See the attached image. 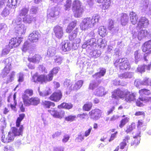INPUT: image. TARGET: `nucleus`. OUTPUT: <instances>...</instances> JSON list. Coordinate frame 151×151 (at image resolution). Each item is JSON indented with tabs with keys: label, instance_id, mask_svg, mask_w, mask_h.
I'll use <instances>...</instances> for the list:
<instances>
[{
	"label": "nucleus",
	"instance_id": "nucleus-21",
	"mask_svg": "<svg viewBox=\"0 0 151 151\" xmlns=\"http://www.w3.org/2000/svg\"><path fill=\"white\" fill-rule=\"evenodd\" d=\"M149 2V0H145L143 4H142L141 5V7H142V9L141 8V9L142 11H145L147 9V10H146V13L148 15H151V4H149L148 8H147Z\"/></svg>",
	"mask_w": 151,
	"mask_h": 151
},
{
	"label": "nucleus",
	"instance_id": "nucleus-26",
	"mask_svg": "<svg viewBox=\"0 0 151 151\" xmlns=\"http://www.w3.org/2000/svg\"><path fill=\"white\" fill-rule=\"evenodd\" d=\"M120 18L122 25L125 26L128 23L129 17L127 14L123 13L120 14Z\"/></svg>",
	"mask_w": 151,
	"mask_h": 151
},
{
	"label": "nucleus",
	"instance_id": "nucleus-15",
	"mask_svg": "<svg viewBox=\"0 0 151 151\" xmlns=\"http://www.w3.org/2000/svg\"><path fill=\"white\" fill-rule=\"evenodd\" d=\"M53 29L56 38L59 39L62 38L64 35V29L63 27L57 25L54 27Z\"/></svg>",
	"mask_w": 151,
	"mask_h": 151
},
{
	"label": "nucleus",
	"instance_id": "nucleus-7",
	"mask_svg": "<svg viewBox=\"0 0 151 151\" xmlns=\"http://www.w3.org/2000/svg\"><path fill=\"white\" fill-rule=\"evenodd\" d=\"M52 80V76L51 74L45 75H41L38 76L37 73L35 74L32 76V81L34 82H38L41 83H46Z\"/></svg>",
	"mask_w": 151,
	"mask_h": 151
},
{
	"label": "nucleus",
	"instance_id": "nucleus-31",
	"mask_svg": "<svg viewBox=\"0 0 151 151\" xmlns=\"http://www.w3.org/2000/svg\"><path fill=\"white\" fill-rule=\"evenodd\" d=\"M150 65H139L137 68L138 72L142 73L145 71V70H150Z\"/></svg>",
	"mask_w": 151,
	"mask_h": 151
},
{
	"label": "nucleus",
	"instance_id": "nucleus-39",
	"mask_svg": "<svg viewBox=\"0 0 151 151\" xmlns=\"http://www.w3.org/2000/svg\"><path fill=\"white\" fill-rule=\"evenodd\" d=\"M29 9L25 7L23 8L19 12V16L21 18H17L16 19H21L22 20L23 19V17H25L29 11Z\"/></svg>",
	"mask_w": 151,
	"mask_h": 151
},
{
	"label": "nucleus",
	"instance_id": "nucleus-57",
	"mask_svg": "<svg viewBox=\"0 0 151 151\" xmlns=\"http://www.w3.org/2000/svg\"><path fill=\"white\" fill-rule=\"evenodd\" d=\"M71 0H67L66 4L64 6V8L65 10H69L71 6Z\"/></svg>",
	"mask_w": 151,
	"mask_h": 151
},
{
	"label": "nucleus",
	"instance_id": "nucleus-46",
	"mask_svg": "<svg viewBox=\"0 0 151 151\" xmlns=\"http://www.w3.org/2000/svg\"><path fill=\"white\" fill-rule=\"evenodd\" d=\"M135 124L134 123H132L131 124L127 126L126 127V129L125 132L127 134L131 132L135 128Z\"/></svg>",
	"mask_w": 151,
	"mask_h": 151
},
{
	"label": "nucleus",
	"instance_id": "nucleus-53",
	"mask_svg": "<svg viewBox=\"0 0 151 151\" xmlns=\"http://www.w3.org/2000/svg\"><path fill=\"white\" fill-rule=\"evenodd\" d=\"M129 118L126 117L122 119L120 122L119 126L120 128H122L124 126L129 122Z\"/></svg>",
	"mask_w": 151,
	"mask_h": 151
},
{
	"label": "nucleus",
	"instance_id": "nucleus-61",
	"mask_svg": "<svg viewBox=\"0 0 151 151\" xmlns=\"http://www.w3.org/2000/svg\"><path fill=\"white\" fill-rule=\"evenodd\" d=\"M75 115H70L65 117V120L68 121H73L75 120L76 118Z\"/></svg>",
	"mask_w": 151,
	"mask_h": 151
},
{
	"label": "nucleus",
	"instance_id": "nucleus-9",
	"mask_svg": "<svg viewBox=\"0 0 151 151\" xmlns=\"http://www.w3.org/2000/svg\"><path fill=\"white\" fill-rule=\"evenodd\" d=\"M138 28L136 29L134 32H133V37L134 38L137 37L138 40H140L143 38L145 37H148V35L149 34L147 31L146 29L140 30L139 32Z\"/></svg>",
	"mask_w": 151,
	"mask_h": 151
},
{
	"label": "nucleus",
	"instance_id": "nucleus-58",
	"mask_svg": "<svg viewBox=\"0 0 151 151\" xmlns=\"http://www.w3.org/2000/svg\"><path fill=\"white\" fill-rule=\"evenodd\" d=\"M99 84L95 81H92L90 83L89 88L92 90L95 89L98 86Z\"/></svg>",
	"mask_w": 151,
	"mask_h": 151
},
{
	"label": "nucleus",
	"instance_id": "nucleus-8",
	"mask_svg": "<svg viewBox=\"0 0 151 151\" xmlns=\"http://www.w3.org/2000/svg\"><path fill=\"white\" fill-rule=\"evenodd\" d=\"M22 98L24 104L26 106H29L31 105L36 106L40 102V99L37 97H32L29 98L27 95H23Z\"/></svg>",
	"mask_w": 151,
	"mask_h": 151
},
{
	"label": "nucleus",
	"instance_id": "nucleus-45",
	"mask_svg": "<svg viewBox=\"0 0 151 151\" xmlns=\"http://www.w3.org/2000/svg\"><path fill=\"white\" fill-rule=\"evenodd\" d=\"M99 34L102 37L105 36L107 34V31L105 27L104 26L100 27L99 29Z\"/></svg>",
	"mask_w": 151,
	"mask_h": 151
},
{
	"label": "nucleus",
	"instance_id": "nucleus-35",
	"mask_svg": "<svg viewBox=\"0 0 151 151\" xmlns=\"http://www.w3.org/2000/svg\"><path fill=\"white\" fill-rule=\"evenodd\" d=\"M129 16L131 23L133 24H136L137 22L138 19L136 14L133 12H132L130 13Z\"/></svg>",
	"mask_w": 151,
	"mask_h": 151
},
{
	"label": "nucleus",
	"instance_id": "nucleus-34",
	"mask_svg": "<svg viewBox=\"0 0 151 151\" xmlns=\"http://www.w3.org/2000/svg\"><path fill=\"white\" fill-rule=\"evenodd\" d=\"M61 49L64 52L68 51L70 50V44L68 42H63L62 43Z\"/></svg>",
	"mask_w": 151,
	"mask_h": 151
},
{
	"label": "nucleus",
	"instance_id": "nucleus-36",
	"mask_svg": "<svg viewBox=\"0 0 151 151\" xmlns=\"http://www.w3.org/2000/svg\"><path fill=\"white\" fill-rule=\"evenodd\" d=\"M106 72V69L103 68H100L99 72L96 73L94 75H93V77L96 79L100 78L104 76Z\"/></svg>",
	"mask_w": 151,
	"mask_h": 151
},
{
	"label": "nucleus",
	"instance_id": "nucleus-19",
	"mask_svg": "<svg viewBox=\"0 0 151 151\" xmlns=\"http://www.w3.org/2000/svg\"><path fill=\"white\" fill-rule=\"evenodd\" d=\"M22 37H14L11 39L9 42V46L10 48L17 47L22 41Z\"/></svg>",
	"mask_w": 151,
	"mask_h": 151
},
{
	"label": "nucleus",
	"instance_id": "nucleus-20",
	"mask_svg": "<svg viewBox=\"0 0 151 151\" xmlns=\"http://www.w3.org/2000/svg\"><path fill=\"white\" fill-rule=\"evenodd\" d=\"M14 139V136L11 131L9 132L7 135L6 137L5 135H2L1 137V141L5 143H8L13 141Z\"/></svg>",
	"mask_w": 151,
	"mask_h": 151
},
{
	"label": "nucleus",
	"instance_id": "nucleus-51",
	"mask_svg": "<svg viewBox=\"0 0 151 151\" xmlns=\"http://www.w3.org/2000/svg\"><path fill=\"white\" fill-rule=\"evenodd\" d=\"M12 10L6 6L1 14L2 16L4 17L7 16L10 13L13 12V11H12Z\"/></svg>",
	"mask_w": 151,
	"mask_h": 151
},
{
	"label": "nucleus",
	"instance_id": "nucleus-27",
	"mask_svg": "<svg viewBox=\"0 0 151 151\" xmlns=\"http://www.w3.org/2000/svg\"><path fill=\"white\" fill-rule=\"evenodd\" d=\"M112 94H131L127 89H125L123 88H117L112 92ZM132 94H134L132 93Z\"/></svg>",
	"mask_w": 151,
	"mask_h": 151
},
{
	"label": "nucleus",
	"instance_id": "nucleus-28",
	"mask_svg": "<svg viewBox=\"0 0 151 151\" xmlns=\"http://www.w3.org/2000/svg\"><path fill=\"white\" fill-rule=\"evenodd\" d=\"M140 132H139L136 135L133 137L134 139L132 140L131 143V145L134 147H136L140 143L141 137Z\"/></svg>",
	"mask_w": 151,
	"mask_h": 151
},
{
	"label": "nucleus",
	"instance_id": "nucleus-48",
	"mask_svg": "<svg viewBox=\"0 0 151 151\" xmlns=\"http://www.w3.org/2000/svg\"><path fill=\"white\" fill-rule=\"evenodd\" d=\"M43 107L45 108H49L51 106L54 107L55 105L54 103L50 101H45L42 104Z\"/></svg>",
	"mask_w": 151,
	"mask_h": 151
},
{
	"label": "nucleus",
	"instance_id": "nucleus-11",
	"mask_svg": "<svg viewBox=\"0 0 151 151\" xmlns=\"http://www.w3.org/2000/svg\"><path fill=\"white\" fill-rule=\"evenodd\" d=\"M12 59L9 58L6 59L4 61V63L5 65V67L2 71L1 75L3 77H5L9 72L11 68Z\"/></svg>",
	"mask_w": 151,
	"mask_h": 151
},
{
	"label": "nucleus",
	"instance_id": "nucleus-23",
	"mask_svg": "<svg viewBox=\"0 0 151 151\" xmlns=\"http://www.w3.org/2000/svg\"><path fill=\"white\" fill-rule=\"evenodd\" d=\"M16 95H9L8 96L7 101L8 102H10L14 101V103L13 104H8L7 106L8 107L10 106L12 109L14 110L16 108V106L17 104V101L15 100L16 98Z\"/></svg>",
	"mask_w": 151,
	"mask_h": 151
},
{
	"label": "nucleus",
	"instance_id": "nucleus-38",
	"mask_svg": "<svg viewBox=\"0 0 151 151\" xmlns=\"http://www.w3.org/2000/svg\"><path fill=\"white\" fill-rule=\"evenodd\" d=\"M73 107V104H71L64 102L62 103L58 106V108L59 109H72Z\"/></svg>",
	"mask_w": 151,
	"mask_h": 151
},
{
	"label": "nucleus",
	"instance_id": "nucleus-22",
	"mask_svg": "<svg viewBox=\"0 0 151 151\" xmlns=\"http://www.w3.org/2000/svg\"><path fill=\"white\" fill-rule=\"evenodd\" d=\"M149 24V21L145 17H141L138 24L137 28L140 29L142 27H146Z\"/></svg>",
	"mask_w": 151,
	"mask_h": 151
},
{
	"label": "nucleus",
	"instance_id": "nucleus-64",
	"mask_svg": "<svg viewBox=\"0 0 151 151\" xmlns=\"http://www.w3.org/2000/svg\"><path fill=\"white\" fill-rule=\"evenodd\" d=\"M140 94H150V91L146 89H143L139 91Z\"/></svg>",
	"mask_w": 151,
	"mask_h": 151
},
{
	"label": "nucleus",
	"instance_id": "nucleus-63",
	"mask_svg": "<svg viewBox=\"0 0 151 151\" xmlns=\"http://www.w3.org/2000/svg\"><path fill=\"white\" fill-rule=\"evenodd\" d=\"M10 48L9 46H7L6 48L4 49L2 51L1 54L0 53L1 55H2V56L3 55H4L8 54L10 51Z\"/></svg>",
	"mask_w": 151,
	"mask_h": 151
},
{
	"label": "nucleus",
	"instance_id": "nucleus-37",
	"mask_svg": "<svg viewBox=\"0 0 151 151\" xmlns=\"http://www.w3.org/2000/svg\"><path fill=\"white\" fill-rule=\"evenodd\" d=\"M133 76V73L129 72H127L119 75V77L121 79L123 78H132Z\"/></svg>",
	"mask_w": 151,
	"mask_h": 151
},
{
	"label": "nucleus",
	"instance_id": "nucleus-10",
	"mask_svg": "<svg viewBox=\"0 0 151 151\" xmlns=\"http://www.w3.org/2000/svg\"><path fill=\"white\" fill-rule=\"evenodd\" d=\"M151 40L145 43L142 46V49L143 52H146L144 54V60L147 61V56L151 52Z\"/></svg>",
	"mask_w": 151,
	"mask_h": 151
},
{
	"label": "nucleus",
	"instance_id": "nucleus-16",
	"mask_svg": "<svg viewBox=\"0 0 151 151\" xmlns=\"http://www.w3.org/2000/svg\"><path fill=\"white\" fill-rule=\"evenodd\" d=\"M40 37V34L38 31H34L29 35L28 39L32 43H36L38 42Z\"/></svg>",
	"mask_w": 151,
	"mask_h": 151
},
{
	"label": "nucleus",
	"instance_id": "nucleus-2",
	"mask_svg": "<svg viewBox=\"0 0 151 151\" xmlns=\"http://www.w3.org/2000/svg\"><path fill=\"white\" fill-rule=\"evenodd\" d=\"M105 41L101 38L98 39L97 40L95 38L88 39L85 41L82 45L83 48L87 47L90 50H93L95 49L97 45L99 46L101 48H104L106 45V44L104 43Z\"/></svg>",
	"mask_w": 151,
	"mask_h": 151
},
{
	"label": "nucleus",
	"instance_id": "nucleus-4",
	"mask_svg": "<svg viewBox=\"0 0 151 151\" xmlns=\"http://www.w3.org/2000/svg\"><path fill=\"white\" fill-rule=\"evenodd\" d=\"M22 19H16L14 21H13L14 25L16 26L15 27V34L17 36H20L24 34L26 32V27L23 24H21Z\"/></svg>",
	"mask_w": 151,
	"mask_h": 151
},
{
	"label": "nucleus",
	"instance_id": "nucleus-54",
	"mask_svg": "<svg viewBox=\"0 0 151 151\" xmlns=\"http://www.w3.org/2000/svg\"><path fill=\"white\" fill-rule=\"evenodd\" d=\"M15 74V73L14 71H12L11 73L9 76L7 78L6 81V83H7L11 82L14 80Z\"/></svg>",
	"mask_w": 151,
	"mask_h": 151
},
{
	"label": "nucleus",
	"instance_id": "nucleus-41",
	"mask_svg": "<svg viewBox=\"0 0 151 151\" xmlns=\"http://www.w3.org/2000/svg\"><path fill=\"white\" fill-rule=\"evenodd\" d=\"M56 53V49L54 47H50L48 49L47 55L49 57H52Z\"/></svg>",
	"mask_w": 151,
	"mask_h": 151
},
{
	"label": "nucleus",
	"instance_id": "nucleus-50",
	"mask_svg": "<svg viewBox=\"0 0 151 151\" xmlns=\"http://www.w3.org/2000/svg\"><path fill=\"white\" fill-rule=\"evenodd\" d=\"M78 31V29L76 28L73 30L72 33L70 34L69 35V38L70 40H73L74 39L76 38L77 36V34Z\"/></svg>",
	"mask_w": 151,
	"mask_h": 151
},
{
	"label": "nucleus",
	"instance_id": "nucleus-25",
	"mask_svg": "<svg viewBox=\"0 0 151 151\" xmlns=\"http://www.w3.org/2000/svg\"><path fill=\"white\" fill-rule=\"evenodd\" d=\"M114 22L113 20L110 19H109L108 25V29L111 31V33L113 34L116 33L117 31L116 27L114 26Z\"/></svg>",
	"mask_w": 151,
	"mask_h": 151
},
{
	"label": "nucleus",
	"instance_id": "nucleus-18",
	"mask_svg": "<svg viewBox=\"0 0 151 151\" xmlns=\"http://www.w3.org/2000/svg\"><path fill=\"white\" fill-rule=\"evenodd\" d=\"M48 112L54 117L61 119L64 117L65 115V112L63 110L58 111L54 109L49 110Z\"/></svg>",
	"mask_w": 151,
	"mask_h": 151
},
{
	"label": "nucleus",
	"instance_id": "nucleus-52",
	"mask_svg": "<svg viewBox=\"0 0 151 151\" xmlns=\"http://www.w3.org/2000/svg\"><path fill=\"white\" fill-rule=\"evenodd\" d=\"M62 95H51L49 99L55 102L58 101L62 98Z\"/></svg>",
	"mask_w": 151,
	"mask_h": 151
},
{
	"label": "nucleus",
	"instance_id": "nucleus-33",
	"mask_svg": "<svg viewBox=\"0 0 151 151\" xmlns=\"http://www.w3.org/2000/svg\"><path fill=\"white\" fill-rule=\"evenodd\" d=\"M95 32V30H93L91 31L88 35H82V36L80 37V38L83 40H85L88 37H91V38H95L96 35Z\"/></svg>",
	"mask_w": 151,
	"mask_h": 151
},
{
	"label": "nucleus",
	"instance_id": "nucleus-5",
	"mask_svg": "<svg viewBox=\"0 0 151 151\" xmlns=\"http://www.w3.org/2000/svg\"><path fill=\"white\" fill-rule=\"evenodd\" d=\"M114 65L116 68H119L120 70H129L130 68V65L127 58L117 59L114 62Z\"/></svg>",
	"mask_w": 151,
	"mask_h": 151
},
{
	"label": "nucleus",
	"instance_id": "nucleus-42",
	"mask_svg": "<svg viewBox=\"0 0 151 151\" xmlns=\"http://www.w3.org/2000/svg\"><path fill=\"white\" fill-rule=\"evenodd\" d=\"M81 41L80 38H76L73 40L72 43V49L76 50L77 49L79 46V44Z\"/></svg>",
	"mask_w": 151,
	"mask_h": 151
},
{
	"label": "nucleus",
	"instance_id": "nucleus-62",
	"mask_svg": "<svg viewBox=\"0 0 151 151\" xmlns=\"http://www.w3.org/2000/svg\"><path fill=\"white\" fill-rule=\"evenodd\" d=\"M30 46V44L27 41L25 42L23 45L22 50L23 51L25 52L27 50L29 49V48Z\"/></svg>",
	"mask_w": 151,
	"mask_h": 151
},
{
	"label": "nucleus",
	"instance_id": "nucleus-56",
	"mask_svg": "<svg viewBox=\"0 0 151 151\" xmlns=\"http://www.w3.org/2000/svg\"><path fill=\"white\" fill-rule=\"evenodd\" d=\"M104 89L103 87H99L98 88L96 89V94H106L108 93L105 92H104Z\"/></svg>",
	"mask_w": 151,
	"mask_h": 151
},
{
	"label": "nucleus",
	"instance_id": "nucleus-30",
	"mask_svg": "<svg viewBox=\"0 0 151 151\" xmlns=\"http://www.w3.org/2000/svg\"><path fill=\"white\" fill-rule=\"evenodd\" d=\"M23 20L24 22L29 24L32 22L35 21L36 19L35 17H34L32 16L27 15L25 17H23Z\"/></svg>",
	"mask_w": 151,
	"mask_h": 151
},
{
	"label": "nucleus",
	"instance_id": "nucleus-40",
	"mask_svg": "<svg viewBox=\"0 0 151 151\" xmlns=\"http://www.w3.org/2000/svg\"><path fill=\"white\" fill-rule=\"evenodd\" d=\"M93 106V104L91 102H87L84 104L82 109L83 111H89L91 110Z\"/></svg>",
	"mask_w": 151,
	"mask_h": 151
},
{
	"label": "nucleus",
	"instance_id": "nucleus-13",
	"mask_svg": "<svg viewBox=\"0 0 151 151\" xmlns=\"http://www.w3.org/2000/svg\"><path fill=\"white\" fill-rule=\"evenodd\" d=\"M140 101L145 103L151 102V97L148 95H140L139 98L136 101V105L139 107H142L144 106L142 102Z\"/></svg>",
	"mask_w": 151,
	"mask_h": 151
},
{
	"label": "nucleus",
	"instance_id": "nucleus-17",
	"mask_svg": "<svg viewBox=\"0 0 151 151\" xmlns=\"http://www.w3.org/2000/svg\"><path fill=\"white\" fill-rule=\"evenodd\" d=\"M101 110L98 109H95L92 110L88 113L90 118L94 120H97L101 116Z\"/></svg>",
	"mask_w": 151,
	"mask_h": 151
},
{
	"label": "nucleus",
	"instance_id": "nucleus-6",
	"mask_svg": "<svg viewBox=\"0 0 151 151\" xmlns=\"http://www.w3.org/2000/svg\"><path fill=\"white\" fill-rule=\"evenodd\" d=\"M81 4L78 0H75L73 3V10L76 17H80L82 16L84 10L81 7Z\"/></svg>",
	"mask_w": 151,
	"mask_h": 151
},
{
	"label": "nucleus",
	"instance_id": "nucleus-1",
	"mask_svg": "<svg viewBox=\"0 0 151 151\" xmlns=\"http://www.w3.org/2000/svg\"><path fill=\"white\" fill-rule=\"evenodd\" d=\"M99 16L96 14L91 17L84 18L80 24V29L82 30H86L92 28L99 22Z\"/></svg>",
	"mask_w": 151,
	"mask_h": 151
},
{
	"label": "nucleus",
	"instance_id": "nucleus-32",
	"mask_svg": "<svg viewBox=\"0 0 151 151\" xmlns=\"http://www.w3.org/2000/svg\"><path fill=\"white\" fill-rule=\"evenodd\" d=\"M41 57L39 55H36L33 56L32 58H28L29 61L31 62L36 63H38L41 60Z\"/></svg>",
	"mask_w": 151,
	"mask_h": 151
},
{
	"label": "nucleus",
	"instance_id": "nucleus-43",
	"mask_svg": "<svg viewBox=\"0 0 151 151\" xmlns=\"http://www.w3.org/2000/svg\"><path fill=\"white\" fill-rule=\"evenodd\" d=\"M81 41L80 38H76L73 40L72 43V49L76 50L77 49L79 46V44Z\"/></svg>",
	"mask_w": 151,
	"mask_h": 151
},
{
	"label": "nucleus",
	"instance_id": "nucleus-47",
	"mask_svg": "<svg viewBox=\"0 0 151 151\" xmlns=\"http://www.w3.org/2000/svg\"><path fill=\"white\" fill-rule=\"evenodd\" d=\"M90 55L91 57L94 58H96L100 56L101 52L99 50H94L90 52Z\"/></svg>",
	"mask_w": 151,
	"mask_h": 151
},
{
	"label": "nucleus",
	"instance_id": "nucleus-3",
	"mask_svg": "<svg viewBox=\"0 0 151 151\" xmlns=\"http://www.w3.org/2000/svg\"><path fill=\"white\" fill-rule=\"evenodd\" d=\"M25 116V114L24 113H22L19 114V116L18 117L16 122V126L17 127L19 128L18 130L15 127H13L12 131L11 132L12 133L13 135L14 136V138L16 136H19L22 135L23 133V131L24 128L22 125H20L21 122L23 120Z\"/></svg>",
	"mask_w": 151,
	"mask_h": 151
},
{
	"label": "nucleus",
	"instance_id": "nucleus-55",
	"mask_svg": "<svg viewBox=\"0 0 151 151\" xmlns=\"http://www.w3.org/2000/svg\"><path fill=\"white\" fill-rule=\"evenodd\" d=\"M142 84L143 85L151 86V79L145 77L142 81Z\"/></svg>",
	"mask_w": 151,
	"mask_h": 151
},
{
	"label": "nucleus",
	"instance_id": "nucleus-24",
	"mask_svg": "<svg viewBox=\"0 0 151 151\" xmlns=\"http://www.w3.org/2000/svg\"><path fill=\"white\" fill-rule=\"evenodd\" d=\"M17 0H8L6 6L12 9L13 13L14 12L15 8L17 6Z\"/></svg>",
	"mask_w": 151,
	"mask_h": 151
},
{
	"label": "nucleus",
	"instance_id": "nucleus-49",
	"mask_svg": "<svg viewBox=\"0 0 151 151\" xmlns=\"http://www.w3.org/2000/svg\"><path fill=\"white\" fill-rule=\"evenodd\" d=\"M63 60V58L62 57L59 55H56L54 58V62L58 65H59L61 64Z\"/></svg>",
	"mask_w": 151,
	"mask_h": 151
},
{
	"label": "nucleus",
	"instance_id": "nucleus-14",
	"mask_svg": "<svg viewBox=\"0 0 151 151\" xmlns=\"http://www.w3.org/2000/svg\"><path fill=\"white\" fill-rule=\"evenodd\" d=\"M57 7H52V8L49 9L47 12V17L52 20H55L58 17L59 14Z\"/></svg>",
	"mask_w": 151,
	"mask_h": 151
},
{
	"label": "nucleus",
	"instance_id": "nucleus-44",
	"mask_svg": "<svg viewBox=\"0 0 151 151\" xmlns=\"http://www.w3.org/2000/svg\"><path fill=\"white\" fill-rule=\"evenodd\" d=\"M83 83V81L81 80L77 81L73 87V90H75L79 89L82 86Z\"/></svg>",
	"mask_w": 151,
	"mask_h": 151
},
{
	"label": "nucleus",
	"instance_id": "nucleus-29",
	"mask_svg": "<svg viewBox=\"0 0 151 151\" xmlns=\"http://www.w3.org/2000/svg\"><path fill=\"white\" fill-rule=\"evenodd\" d=\"M98 3H102L103 9H108L109 6L111 2L110 0H95Z\"/></svg>",
	"mask_w": 151,
	"mask_h": 151
},
{
	"label": "nucleus",
	"instance_id": "nucleus-12",
	"mask_svg": "<svg viewBox=\"0 0 151 151\" xmlns=\"http://www.w3.org/2000/svg\"><path fill=\"white\" fill-rule=\"evenodd\" d=\"M111 97L113 99L118 100L121 99L127 102H131L135 99V95H112Z\"/></svg>",
	"mask_w": 151,
	"mask_h": 151
},
{
	"label": "nucleus",
	"instance_id": "nucleus-59",
	"mask_svg": "<svg viewBox=\"0 0 151 151\" xmlns=\"http://www.w3.org/2000/svg\"><path fill=\"white\" fill-rule=\"evenodd\" d=\"M7 30V27L6 24H0V31L1 32L5 33Z\"/></svg>",
	"mask_w": 151,
	"mask_h": 151
},
{
	"label": "nucleus",
	"instance_id": "nucleus-60",
	"mask_svg": "<svg viewBox=\"0 0 151 151\" xmlns=\"http://www.w3.org/2000/svg\"><path fill=\"white\" fill-rule=\"evenodd\" d=\"M60 68L59 67L54 68L52 70H51L48 75L51 74L52 76V78L53 77V75L56 74L60 70Z\"/></svg>",
	"mask_w": 151,
	"mask_h": 151
}]
</instances>
